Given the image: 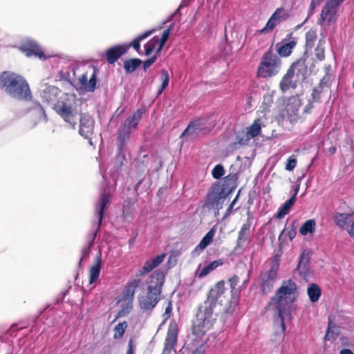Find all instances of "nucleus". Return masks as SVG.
Segmentation results:
<instances>
[{
  "label": "nucleus",
  "mask_w": 354,
  "mask_h": 354,
  "mask_svg": "<svg viewBox=\"0 0 354 354\" xmlns=\"http://www.w3.org/2000/svg\"><path fill=\"white\" fill-rule=\"evenodd\" d=\"M153 30H147V31H145V32H143L142 34L138 35L137 37V38L140 40V41H142L146 38H147L148 37H149L153 32Z\"/></svg>",
  "instance_id": "58"
},
{
  "label": "nucleus",
  "mask_w": 354,
  "mask_h": 354,
  "mask_svg": "<svg viewBox=\"0 0 354 354\" xmlns=\"http://www.w3.org/2000/svg\"><path fill=\"white\" fill-rule=\"evenodd\" d=\"M79 82L80 85L85 88V86L87 84L88 82V77L87 73H84L81 75V77L79 78Z\"/></svg>",
  "instance_id": "56"
},
{
  "label": "nucleus",
  "mask_w": 354,
  "mask_h": 354,
  "mask_svg": "<svg viewBox=\"0 0 354 354\" xmlns=\"http://www.w3.org/2000/svg\"><path fill=\"white\" fill-rule=\"evenodd\" d=\"M160 80L162 82V84L160 88L158 91V95H160L163 92V91L167 87L170 78L168 71L165 69H162L160 71Z\"/></svg>",
  "instance_id": "41"
},
{
  "label": "nucleus",
  "mask_w": 354,
  "mask_h": 354,
  "mask_svg": "<svg viewBox=\"0 0 354 354\" xmlns=\"http://www.w3.org/2000/svg\"><path fill=\"white\" fill-rule=\"evenodd\" d=\"M205 123H203L201 120L198 119L189 122L187 128L181 133L180 138H188L189 139H194L198 137L204 129Z\"/></svg>",
  "instance_id": "17"
},
{
  "label": "nucleus",
  "mask_w": 354,
  "mask_h": 354,
  "mask_svg": "<svg viewBox=\"0 0 354 354\" xmlns=\"http://www.w3.org/2000/svg\"><path fill=\"white\" fill-rule=\"evenodd\" d=\"M339 332V328L333 325L332 322L329 320L328 329L325 335V339L327 340H334L337 337Z\"/></svg>",
  "instance_id": "37"
},
{
  "label": "nucleus",
  "mask_w": 354,
  "mask_h": 354,
  "mask_svg": "<svg viewBox=\"0 0 354 354\" xmlns=\"http://www.w3.org/2000/svg\"><path fill=\"white\" fill-rule=\"evenodd\" d=\"M214 227L211 228L208 232L203 237L198 245L192 252V257L199 255L203 250L206 248L212 242L215 235Z\"/></svg>",
  "instance_id": "25"
},
{
  "label": "nucleus",
  "mask_w": 354,
  "mask_h": 354,
  "mask_svg": "<svg viewBox=\"0 0 354 354\" xmlns=\"http://www.w3.org/2000/svg\"><path fill=\"white\" fill-rule=\"evenodd\" d=\"M238 174L231 173L225 176L221 183V186L230 194L237 186Z\"/></svg>",
  "instance_id": "28"
},
{
  "label": "nucleus",
  "mask_w": 354,
  "mask_h": 354,
  "mask_svg": "<svg viewBox=\"0 0 354 354\" xmlns=\"http://www.w3.org/2000/svg\"><path fill=\"white\" fill-rule=\"evenodd\" d=\"M225 282L220 281L209 290L207 299L198 307L196 320L193 324V333L200 337L213 326L215 318L213 311L217 304L223 301Z\"/></svg>",
  "instance_id": "1"
},
{
  "label": "nucleus",
  "mask_w": 354,
  "mask_h": 354,
  "mask_svg": "<svg viewBox=\"0 0 354 354\" xmlns=\"http://www.w3.org/2000/svg\"><path fill=\"white\" fill-rule=\"evenodd\" d=\"M157 44L153 41V38L145 45V55H149L155 48Z\"/></svg>",
  "instance_id": "52"
},
{
  "label": "nucleus",
  "mask_w": 354,
  "mask_h": 354,
  "mask_svg": "<svg viewBox=\"0 0 354 354\" xmlns=\"http://www.w3.org/2000/svg\"><path fill=\"white\" fill-rule=\"evenodd\" d=\"M156 59V57L153 56V57H152L151 58H149L147 60H145L144 62V63H143V68H144V69L146 70L149 66H151L155 62Z\"/></svg>",
  "instance_id": "54"
},
{
  "label": "nucleus",
  "mask_w": 354,
  "mask_h": 354,
  "mask_svg": "<svg viewBox=\"0 0 354 354\" xmlns=\"http://www.w3.org/2000/svg\"><path fill=\"white\" fill-rule=\"evenodd\" d=\"M251 233L239 232L238 239L236 241V248L243 249L248 246L250 241Z\"/></svg>",
  "instance_id": "35"
},
{
  "label": "nucleus",
  "mask_w": 354,
  "mask_h": 354,
  "mask_svg": "<svg viewBox=\"0 0 354 354\" xmlns=\"http://www.w3.org/2000/svg\"><path fill=\"white\" fill-rule=\"evenodd\" d=\"M165 273L160 270L154 271L150 277L147 292L139 297V304L145 310H152L160 300Z\"/></svg>",
  "instance_id": "4"
},
{
  "label": "nucleus",
  "mask_w": 354,
  "mask_h": 354,
  "mask_svg": "<svg viewBox=\"0 0 354 354\" xmlns=\"http://www.w3.org/2000/svg\"><path fill=\"white\" fill-rule=\"evenodd\" d=\"M239 282V277L237 275H233L228 279V283L231 288V300L230 301V307L227 310V313H232L234 310V308L238 304V299L240 293V288L236 286Z\"/></svg>",
  "instance_id": "18"
},
{
  "label": "nucleus",
  "mask_w": 354,
  "mask_h": 354,
  "mask_svg": "<svg viewBox=\"0 0 354 354\" xmlns=\"http://www.w3.org/2000/svg\"><path fill=\"white\" fill-rule=\"evenodd\" d=\"M176 341L177 331L174 328H169L167 333L162 354H172Z\"/></svg>",
  "instance_id": "26"
},
{
  "label": "nucleus",
  "mask_w": 354,
  "mask_h": 354,
  "mask_svg": "<svg viewBox=\"0 0 354 354\" xmlns=\"http://www.w3.org/2000/svg\"><path fill=\"white\" fill-rule=\"evenodd\" d=\"M307 295L312 303L319 301L322 295V290L319 286L314 283H310L307 288Z\"/></svg>",
  "instance_id": "30"
},
{
  "label": "nucleus",
  "mask_w": 354,
  "mask_h": 354,
  "mask_svg": "<svg viewBox=\"0 0 354 354\" xmlns=\"http://www.w3.org/2000/svg\"><path fill=\"white\" fill-rule=\"evenodd\" d=\"M142 64V61L138 58L127 59L124 62V68L127 73H131Z\"/></svg>",
  "instance_id": "36"
},
{
  "label": "nucleus",
  "mask_w": 354,
  "mask_h": 354,
  "mask_svg": "<svg viewBox=\"0 0 354 354\" xmlns=\"http://www.w3.org/2000/svg\"><path fill=\"white\" fill-rule=\"evenodd\" d=\"M340 354H354V353L348 348H344L340 351Z\"/></svg>",
  "instance_id": "64"
},
{
  "label": "nucleus",
  "mask_w": 354,
  "mask_h": 354,
  "mask_svg": "<svg viewBox=\"0 0 354 354\" xmlns=\"http://www.w3.org/2000/svg\"><path fill=\"white\" fill-rule=\"evenodd\" d=\"M330 69V66L326 68V76L322 80L320 84H323L324 81H329L330 80V77L329 75V71Z\"/></svg>",
  "instance_id": "60"
},
{
  "label": "nucleus",
  "mask_w": 354,
  "mask_h": 354,
  "mask_svg": "<svg viewBox=\"0 0 354 354\" xmlns=\"http://www.w3.org/2000/svg\"><path fill=\"white\" fill-rule=\"evenodd\" d=\"M59 93V89L55 86L49 85L46 82H43L40 84V96L42 100L47 103L55 102L57 100Z\"/></svg>",
  "instance_id": "16"
},
{
  "label": "nucleus",
  "mask_w": 354,
  "mask_h": 354,
  "mask_svg": "<svg viewBox=\"0 0 354 354\" xmlns=\"http://www.w3.org/2000/svg\"><path fill=\"white\" fill-rule=\"evenodd\" d=\"M140 41L137 37L134 39L131 44H129V47L132 46V47L136 50L138 51L140 48Z\"/></svg>",
  "instance_id": "57"
},
{
  "label": "nucleus",
  "mask_w": 354,
  "mask_h": 354,
  "mask_svg": "<svg viewBox=\"0 0 354 354\" xmlns=\"http://www.w3.org/2000/svg\"><path fill=\"white\" fill-rule=\"evenodd\" d=\"M127 354H133L132 341L131 340L128 344V349Z\"/></svg>",
  "instance_id": "63"
},
{
  "label": "nucleus",
  "mask_w": 354,
  "mask_h": 354,
  "mask_svg": "<svg viewBox=\"0 0 354 354\" xmlns=\"http://www.w3.org/2000/svg\"><path fill=\"white\" fill-rule=\"evenodd\" d=\"M317 40L316 30L310 29L306 33V52L304 57L307 54L308 50H312Z\"/></svg>",
  "instance_id": "34"
},
{
  "label": "nucleus",
  "mask_w": 354,
  "mask_h": 354,
  "mask_svg": "<svg viewBox=\"0 0 354 354\" xmlns=\"http://www.w3.org/2000/svg\"><path fill=\"white\" fill-rule=\"evenodd\" d=\"M261 129V127L260 120L257 119L254 121L252 124L248 129V131H247L248 136L251 138L257 136L258 135L260 134Z\"/></svg>",
  "instance_id": "40"
},
{
  "label": "nucleus",
  "mask_w": 354,
  "mask_h": 354,
  "mask_svg": "<svg viewBox=\"0 0 354 354\" xmlns=\"http://www.w3.org/2000/svg\"><path fill=\"white\" fill-rule=\"evenodd\" d=\"M205 352V346L201 344L192 351V354H203Z\"/></svg>",
  "instance_id": "55"
},
{
  "label": "nucleus",
  "mask_w": 354,
  "mask_h": 354,
  "mask_svg": "<svg viewBox=\"0 0 354 354\" xmlns=\"http://www.w3.org/2000/svg\"><path fill=\"white\" fill-rule=\"evenodd\" d=\"M251 225H252L251 218H248L247 219V221L241 226L240 232L251 233V232H250Z\"/></svg>",
  "instance_id": "53"
},
{
  "label": "nucleus",
  "mask_w": 354,
  "mask_h": 354,
  "mask_svg": "<svg viewBox=\"0 0 354 354\" xmlns=\"http://www.w3.org/2000/svg\"><path fill=\"white\" fill-rule=\"evenodd\" d=\"M322 92V88L321 85L317 88H315L313 90L312 98H313V102H319L320 98H321Z\"/></svg>",
  "instance_id": "51"
},
{
  "label": "nucleus",
  "mask_w": 354,
  "mask_h": 354,
  "mask_svg": "<svg viewBox=\"0 0 354 354\" xmlns=\"http://www.w3.org/2000/svg\"><path fill=\"white\" fill-rule=\"evenodd\" d=\"M127 303L121 306V309L118 312L116 317H123L127 316L133 308V301H126Z\"/></svg>",
  "instance_id": "46"
},
{
  "label": "nucleus",
  "mask_w": 354,
  "mask_h": 354,
  "mask_svg": "<svg viewBox=\"0 0 354 354\" xmlns=\"http://www.w3.org/2000/svg\"><path fill=\"white\" fill-rule=\"evenodd\" d=\"M297 290V285L292 279L284 280L269 303L270 308L277 312L279 319L281 328V332L277 334L279 339H283L286 330L285 319L290 317V308Z\"/></svg>",
  "instance_id": "2"
},
{
  "label": "nucleus",
  "mask_w": 354,
  "mask_h": 354,
  "mask_svg": "<svg viewBox=\"0 0 354 354\" xmlns=\"http://www.w3.org/2000/svg\"><path fill=\"white\" fill-rule=\"evenodd\" d=\"M295 203V196H291L279 209V210L276 214V218L278 219L283 218L289 212L291 207L294 205Z\"/></svg>",
  "instance_id": "32"
},
{
  "label": "nucleus",
  "mask_w": 354,
  "mask_h": 354,
  "mask_svg": "<svg viewBox=\"0 0 354 354\" xmlns=\"http://www.w3.org/2000/svg\"><path fill=\"white\" fill-rule=\"evenodd\" d=\"M93 247V245H89L88 243H86L84 247L82 249L81 251V257L80 260V265L82 263V262L86 259H87L89 257L91 248Z\"/></svg>",
  "instance_id": "49"
},
{
  "label": "nucleus",
  "mask_w": 354,
  "mask_h": 354,
  "mask_svg": "<svg viewBox=\"0 0 354 354\" xmlns=\"http://www.w3.org/2000/svg\"><path fill=\"white\" fill-rule=\"evenodd\" d=\"M19 49L28 57H35L40 59H45V55L40 46L35 40L30 38L24 39L20 44Z\"/></svg>",
  "instance_id": "12"
},
{
  "label": "nucleus",
  "mask_w": 354,
  "mask_h": 354,
  "mask_svg": "<svg viewBox=\"0 0 354 354\" xmlns=\"http://www.w3.org/2000/svg\"><path fill=\"white\" fill-rule=\"evenodd\" d=\"M111 195L109 192L104 189L100 194L99 201L95 205V214L97 218V222H93L91 231L86 236V242L89 245L94 243L97 234L101 227L102 219L104 215V210L107 209L111 202Z\"/></svg>",
  "instance_id": "6"
},
{
  "label": "nucleus",
  "mask_w": 354,
  "mask_h": 354,
  "mask_svg": "<svg viewBox=\"0 0 354 354\" xmlns=\"http://www.w3.org/2000/svg\"><path fill=\"white\" fill-rule=\"evenodd\" d=\"M166 254L165 253L160 254L156 256L155 258L147 261L145 263L144 266L138 271L137 277H140L146 273L149 272L153 268L158 267L165 258Z\"/></svg>",
  "instance_id": "24"
},
{
  "label": "nucleus",
  "mask_w": 354,
  "mask_h": 354,
  "mask_svg": "<svg viewBox=\"0 0 354 354\" xmlns=\"http://www.w3.org/2000/svg\"><path fill=\"white\" fill-rule=\"evenodd\" d=\"M308 265V259L307 257H306L304 254H302L300 257L297 270H298L299 274L303 276L304 278H306L309 275Z\"/></svg>",
  "instance_id": "33"
},
{
  "label": "nucleus",
  "mask_w": 354,
  "mask_h": 354,
  "mask_svg": "<svg viewBox=\"0 0 354 354\" xmlns=\"http://www.w3.org/2000/svg\"><path fill=\"white\" fill-rule=\"evenodd\" d=\"M142 113L141 109H138L119 127L117 133V147L120 152H122L126 147L131 132L137 129Z\"/></svg>",
  "instance_id": "5"
},
{
  "label": "nucleus",
  "mask_w": 354,
  "mask_h": 354,
  "mask_svg": "<svg viewBox=\"0 0 354 354\" xmlns=\"http://www.w3.org/2000/svg\"><path fill=\"white\" fill-rule=\"evenodd\" d=\"M97 70L93 68V73L90 77L84 90L88 92H93L96 88L97 80H96Z\"/></svg>",
  "instance_id": "44"
},
{
  "label": "nucleus",
  "mask_w": 354,
  "mask_h": 354,
  "mask_svg": "<svg viewBox=\"0 0 354 354\" xmlns=\"http://www.w3.org/2000/svg\"><path fill=\"white\" fill-rule=\"evenodd\" d=\"M297 160L295 156H290L287 160V163L285 169L287 171H292L297 166Z\"/></svg>",
  "instance_id": "50"
},
{
  "label": "nucleus",
  "mask_w": 354,
  "mask_h": 354,
  "mask_svg": "<svg viewBox=\"0 0 354 354\" xmlns=\"http://www.w3.org/2000/svg\"><path fill=\"white\" fill-rule=\"evenodd\" d=\"M315 221L309 219L305 221L299 229V232L302 235H306L308 233H313L315 230Z\"/></svg>",
  "instance_id": "39"
},
{
  "label": "nucleus",
  "mask_w": 354,
  "mask_h": 354,
  "mask_svg": "<svg viewBox=\"0 0 354 354\" xmlns=\"http://www.w3.org/2000/svg\"><path fill=\"white\" fill-rule=\"evenodd\" d=\"M78 120H80L79 133L85 139L89 140V144L93 145L91 136L93 134L95 120L88 113H82Z\"/></svg>",
  "instance_id": "11"
},
{
  "label": "nucleus",
  "mask_w": 354,
  "mask_h": 354,
  "mask_svg": "<svg viewBox=\"0 0 354 354\" xmlns=\"http://www.w3.org/2000/svg\"><path fill=\"white\" fill-rule=\"evenodd\" d=\"M223 264V261L222 259L214 260L209 263L207 266H204L201 269L200 273L198 274V277L203 278L206 277L207 274H209L210 272H212L213 270H214L219 266H222Z\"/></svg>",
  "instance_id": "31"
},
{
  "label": "nucleus",
  "mask_w": 354,
  "mask_h": 354,
  "mask_svg": "<svg viewBox=\"0 0 354 354\" xmlns=\"http://www.w3.org/2000/svg\"><path fill=\"white\" fill-rule=\"evenodd\" d=\"M306 62V59L301 57L293 63L290 67V69L292 70V72L301 82L304 81L307 77L308 66Z\"/></svg>",
  "instance_id": "22"
},
{
  "label": "nucleus",
  "mask_w": 354,
  "mask_h": 354,
  "mask_svg": "<svg viewBox=\"0 0 354 354\" xmlns=\"http://www.w3.org/2000/svg\"><path fill=\"white\" fill-rule=\"evenodd\" d=\"M127 326V324L126 322H121V323H119L118 324H117L114 328V330H115L114 337L115 339L121 338L124 333Z\"/></svg>",
  "instance_id": "47"
},
{
  "label": "nucleus",
  "mask_w": 354,
  "mask_h": 354,
  "mask_svg": "<svg viewBox=\"0 0 354 354\" xmlns=\"http://www.w3.org/2000/svg\"><path fill=\"white\" fill-rule=\"evenodd\" d=\"M101 269V252H99L95 257L94 265L91 268L89 271V282L92 283L95 282L99 277Z\"/></svg>",
  "instance_id": "29"
},
{
  "label": "nucleus",
  "mask_w": 354,
  "mask_h": 354,
  "mask_svg": "<svg viewBox=\"0 0 354 354\" xmlns=\"http://www.w3.org/2000/svg\"><path fill=\"white\" fill-rule=\"evenodd\" d=\"M129 48L126 44L117 45L109 48L106 51V60L109 64L115 63L122 55L125 54Z\"/></svg>",
  "instance_id": "21"
},
{
  "label": "nucleus",
  "mask_w": 354,
  "mask_h": 354,
  "mask_svg": "<svg viewBox=\"0 0 354 354\" xmlns=\"http://www.w3.org/2000/svg\"><path fill=\"white\" fill-rule=\"evenodd\" d=\"M325 42L326 41L324 39H320L318 41L317 47L315 49V56L320 61L324 60L325 58L324 48L323 46Z\"/></svg>",
  "instance_id": "45"
},
{
  "label": "nucleus",
  "mask_w": 354,
  "mask_h": 354,
  "mask_svg": "<svg viewBox=\"0 0 354 354\" xmlns=\"http://www.w3.org/2000/svg\"><path fill=\"white\" fill-rule=\"evenodd\" d=\"M66 99L57 101L55 106L57 113L72 129H75L79 118V110L74 104V97L65 95Z\"/></svg>",
  "instance_id": "7"
},
{
  "label": "nucleus",
  "mask_w": 354,
  "mask_h": 354,
  "mask_svg": "<svg viewBox=\"0 0 354 354\" xmlns=\"http://www.w3.org/2000/svg\"><path fill=\"white\" fill-rule=\"evenodd\" d=\"M296 234H297L296 230L295 229H292V230H289L288 232V234L287 235L289 237L290 240L291 241V240H292L295 237Z\"/></svg>",
  "instance_id": "61"
},
{
  "label": "nucleus",
  "mask_w": 354,
  "mask_h": 354,
  "mask_svg": "<svg viewBox=\"0 0 354 354\" xmlns=\"http://www.w3.org/2000/svg\"><path fill=\"white\" fill-rule=\"evenodd\" d=\"M288 17V15L283 8L276 9L269 18L264 28L261 30V32L272 31L277 25L286 21Z\"/></svg>",
  "instance_id": "13"
},
{
  "label": "nucleus",
  "mask_w": 354,
  "mask_h": 354,
  "mask_svg": "<svg viewBox=\"0 0 354 354\" xmlns=\"http://www.w3.org/2000/svg\"><path fill=\"white\" fill-rule=\"evenodd\" d=\"M301 105L300 99L297 97H290L286 107V113L290 122H296L299 119V110Z\"/></svg>",
  "instance_id": "19"
},
{
  "label": "nucleus",
  "mask_w": 354,
  "mask_h": 354,
  "mask_svg": "<svg viewBox=\"0 0 354 354\" xmlns=\"http://www.w3.org/2000/svg\"><path fill=\"white\" fill-rule=\"evenodd\" d=\"M233 207H234L232 205H229V207L227 209L225 214L223 216V218H227V216H229L231 214Z\"/></svg>",
  "instance_id": "62"
},
{
  "label": "nucleus",
  "mask_w": 354,
  "mask_h": 354,
  "mask_svg": "<svg viewBox=\"0 0 354 354\" xmlns=\"http://www.w3.org/2000/svg\"><path fill=\"white\" fill-rule=\"evenodd\" d=\"M348 234L354 239V219L352 221L351 225L347 229Z\"/></svg>",
  "instance_id": "59"
},
{
  "label": "nucleus",
  "mask_w": 354,
  "mask_h": 354,
  "mask_svg": "<svg viewBox=\"0 0 354 354\" xmlns=\"http://www.w3.org/2000/svg\"><path fill=\"white\" fill-rule=\"evenodd\" d=\"M192 1V0H182L180 4L179 5L178 8L176 9L175 12L174 14H172L169 17L168 20L167 21H165L164 24H166L167 22L173 21V20L179 21L180 20V16L176 17V15L178 14L179 15H180V10L182 8H183L184 7L188 6Z\"/></svg>",
  "instance_id": "43"
},
{
  "label": "nucleus",
  "mask_w": 354,
  "mask_h": 354,
  "mask_svg": "<svg viewBox=\"0 0 354 354\" xmlns=\"http://www.w3.org/2000/svg\"><path fill=\"white\" fill-rule=\"evenodd\" d=\"M221 186L220 181L215 182L208 190L205 199V206L208 209H215V214H218L219 209L223 208L227 197L230 195Z\"/></svg>",
  "instance_id": "9"
},
{
  "label": "nucleus",
  "mask_w": 354,
  "mask_h": 354,
  "mask_svg": "<svg viewBox=\"0 0 354 354\" xmlns=\"http://www.w3.org/2000/svg\"><path fill=\"white\" fill-rule=\"evenodd\" d=\"M225 174V169L222 165H216L212 171V175L215 179H220Z\"/></svg>",
  "instance_id": "48"
},
{
  "label": "nucleus",
  "mask_w": 354,
  "mask_h": 354,
  "mask_svg": "<svg viewBox=\"0 0 354 354\" xmlns=\"http://www.w3.org/2000/svg\"><path fill=\"white\" fill-rule=\"evenodd\" d=\"M169 35H170V28H167L163 31L160 39H159V37L157 36H155L153 37V41L156 42V44H158V45H159L158 51L161 50V49L165 44L166 41H167V39L169 37Z\"/></svg>",
  "instance_id": "42"
},
{
  "label": "nucleus",
  "mask_w": 354,
  "mask_h": 354,
  "mask_svg": "<svg viewBox=\"0 0 354 354\" xmlns=\"http://www.w3.org/2000/svg\"><path fill=\"white\" fill-rule=\"evenodd\" d=\"M338 10L339 8L326 1L322 9L319 21L324 22L326 25L335 24L337 20Z\"/></svg>",
  "instance_id": "14"
},
{
  "label": "nucleus",
  "mask_w": 354,
  "mask_h": 354,
  "mask_svg": "<svg viewBox=\"0 0 354 354\" xmlns=\"http://www.w3.org/2000/svg\"><path fill=\"white\" fill-rule=\"evenodd\" d=\"M30 109L35 111L37 118L40 120H44L45 121L47 120V116L45 113V111L40 103L37 102H32Z\"/></svg>",
  "instance_id": "38"
},
{
  "label": "nucleus",
  "mask_w": 354,
  "mask_h": 354,
  "mask_svg": "<svg viewBox=\"0 0 354 354\" xmlns=\"http://www.w3.org/2000/svg\"><path fill=\"white\" fill-rule=\"evenodd\" d=\"M299 82L300 80L295 76L292 70L289 68L282 77L279 87L283 92H286L290 88H295Z\"/></svg>",
  "instance_id": "20"
},
{
  "label": "nucleus",
  "mask_w": 354,
  "mask_h": 354,
  "mask_svg": "<svg viewBox=\"0 0 354 354\" xmlns=\"http://www.w3.org/2000/svg\"><path fill=\"white\" fill-rule=\"evenodd\" d=\"M140 279H134L131 281L124 288L121 294V300L133 301L136 290L141 285Z\"/></svg>",
  "instance_id": "23"
},
{
  "label": "nucleus",
  "mask_w": 354,
  "mask_h": 354,
  "mask_svg": "<svg viewBox=\"0 0 354 354\" xmlns=\"http://www.w3.org/2000/svg\"><path fill=\"white\" fill-rule=\"evenodd\" d=\"M280 58L271 49L267 50L263 55L257 70L259 77L268 78L276 75L281 68Z\"/></svg>",
  "instance_id": "8"
},
{
  "label": "nucleus",
  "mask_w": 354,
  "mask_h": 354,
  "mask_svg": "<svg viewBox=\"0 0 354 354\" xmlns=\"http://www.w3.org/2000/svg\"><path fill=\"white\" fill-rule=\"evenodd\" d=\"M0 87L10 96L21 100H29L31 92L26 80L20 75L12 71L0 74Z\"/></svg>",
  "instance_id": "3"
},
{
  "label": "nucleus",
  "mask_w": 354,
  "mask_h": 354,
  "mask_svg": "<svg viewBox=\"0 0 354 354\" xmlns=\"http://www.w3.org/2000/svg\"><path fill=\"white\" fill-rule=\"evenodd\" d=\"M292 34L289 33L287 37L276 44V50L280 57H286L291 55L292 50L297 45V40L292 37Z\"/></svg>",
  "instance_id": "15"
},
{
  "label": "nucleus",
  "mask_w": 354,
  "mask_h": 354,
  "mask_svg": "<svg viewBox=\"0 0 354 354\" xmlns=\"http://www.w3.org/2000/svg\"><path fill=\"white\" fill-rule=\"evenodd\" d=\"M279 270V264L272 263L268 270L262 272L260 274V288L263 294L268 295L270 293L276 282Z\"/></svg>",
  "instance_id": "10"
},
{
  "label": "nucleus",
  "mask_w": 354,
  "mask_h": 354,
  "mask_svg": "<svg viewBox=\"0 0 354 354\" xmlns=\"http://www.w3.org/2000/svg\"><path fill=\"white\" fill-rule=\"evenodd\" d=\"M353 214L336 212L333 216V220L335 225L342 229L348 227V223L351 221Z\"/></svg>",
  "instance_id": "27"
}]
</instances>
